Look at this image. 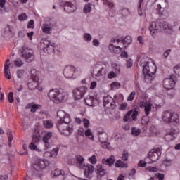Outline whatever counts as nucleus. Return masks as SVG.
I'll list each match as a JSON object with an SVG mask.
<instances>
[{"label": "nucleus", "instance_id": "nucleus-27", "mask_svg": "<svg viewBox=\"0 0 180 180\" xmlns=\"http://www.w3.org/2000/svg\"><path fill=\"white\" fill-rule=\"evenodd\" d=\"M6 134L8 136V146L9 147H12V140H13V135L12 134V131L8 129L6 131Z\"/></svg>", "mask_w": 180, "mask_h": 180}, {"label": "nucleus", "instance_id": "nucleus-14", "mask_svg": "<svg viewBox=\"0 0 180 180\" xmlns=\"http://www.w3.org/2000/svg\"><path fill=\"white\" fill-rule=\"evenodd\" d=\"M74 72H75V68L74 66H68L63 70L65 78H72Z\"/></svg>", "mask_w": 180, "mask_h": 180}, {"label": "nucleus", "instance_id": "nucleus-35", "mask_svg": "<svg viewBox=\"0 0 180 180\" xmlns=\"http://www.w3.org/2000/svg\"><path fill=\"white\" fill-rule=\"evenodd\" d=\"M53 136V133L51 132H46L45 135L43 137V141L44 142H47L51 137Z\"/></svg>", "mask_w": 180, "mask_h": 180}, {"label": "nucleus", "instance_id": "nucleus-50", "mask_svg": "<svg viewBox=\"0 0 180 180\" xmlns=\"http://www.w3.org/2000/svg\"><path fill=\"white\" fill-rule=\"evenodd\" d=\"M24 74H25V70H17V77H18V78H22Z\"/></svg>", "mask_w": 180, "mask_h": 180}, {"label": "nucleus", "instance_id": "nucleus-52", "mask_svg": "<svg viewBox=\"0 0 180 180\" xmlns=\"http://www.w3.org/2000/svg\"><path fill=\"white\" fill-rule=\"evenodd\" d=\"M27 19V15L26 13H22L18 16V20L23 21Z\"/></svg>", "mask_w": 180, "mask_h": 180}, {"label": "nucleus", "instance_id": "nucleus-54", "mask_svg": "<svg viewBox=\"0 0 180 180\" xmlns=\"http://www.w3.org/2000/svg\"><path fill=\"white\" fill-rule=\"evenodd\" d=\"M39 106L40 105H36V104L32 105V106L31 107L30 112H32V113H34V112H36V110L39 109Z\"/></svg>", "mask_w": 180, "mask_h": 180}, {"label": "nucleus", "instance_id": "nucleus-25", "mask_svg": "<svg viewBox=\"0 0 180 180\" xmlns=\"http://www.w3.org/2000/svg\"><path fill=\"white\" fill-rule=\"evenodd\" d=\"M144 74V79L145 82H146L148 84L151 82L153 79H154V74H150V73H143Z\"/></svg>", "mask_w": 180, "mask_h": 180}, {"label": "nucleus", "instance_id": "nucleus-16", "mask_svg": "<svg viewBox=\"0 0 180 180\" xmlns=\"http://www.w3.org/2000/svg\"><path fill=\"white\" fill-rule=\"evenodd\" d=\"M77 9V7L75 5L72 4L70 1L65 2L64 4V11L65 12H67L68 13H71L72 12L75 11Z\"/></svg>", "mask_w": 180, "mask_h": 180}, {"label": "nucleus", "instance_id": "nucleus-41", "mask_svg": "<svg viewBox=\"0 0 180 180\" xmlns=\"http://www.w3.org/2000/svg\"><path fill=\"white\" fill-rule=\"evenodd\" d=\"M98 139H99V141L101 143H102V142H103V141L107 140L108 135H106V134H105V133L104 134H101L98 135Z\"/></svg>", "mask_w": 180, "mask_h": 180}, {"label": "nucleus", "instance_id": "nucleus-34", "mask_svg": "<svg viewBox=\"0 0 180 180\" xmlns=\"http://www.w3.org/2000/svg\"><path fill=\"white\" fill-rule=\"evenodd\" d=\"M75 160L77 164H79L82 165V164H84V157H82L81 155H77L75 156Z\"/></svg>", "mask_w": 180, "mask_h": 180}, {"label": "nucleus", "instance_id": "nucleus-47", "mask_svg": "<svg viewBox=\"0 0 180 180\" xmlns=\"http://www.w3.org/2000/svg\"><path fill=\"white\" fill-rule=\"evenodd\" d=\"M148 115L143 117V118L141 120V124H147L149 122L150 120L148 119Z\"/></svg>", "mask_w": 180, "mask_h": 180}, {"label": "nucleus", "instance_id": "nucleus-39", "mask_svg": "<svg viewBox=\"0 0 180 180\" xmlns=\"http://www.w3.org/2000/svg\"><path fill=\"white\" fill-rule=\"evenodd\" d=\"M89 161L91 162V164H93V165H95L96 162H98V160L96 159V156L95 155H93L92 156L89 158Z\"/></svg>", "mask_w": 180, "mask_h": 180}, {"label": "nucleus", "instance_id": "nucleus-42", "mask_svg": "<svg viewBox=\"0 0 180 180\" xmlns=\"http://www.w3.org/2000/svg\"><path fill=\"white\" fill-rule=\"evenodd\" d=\"M122 160H123V161H127L129 160V152L127 150L122 152Z\"/></svg>", "mask_w": 180, "mask_h": 180}, {"label": "nucleus", "instance_id": "nucleus-17", "mask_svg": "<svg viewBox=\"0 0 180 180\" xmlns=\"http://www.w3.org/2000/svg\"><path fill=\"white\" fill-rule=\"evenodd\" d=\"M109 50L111 51V53H115V54H117L120 53V51H122V50H124V48L120 46H116V43L110 44L109 45Z\"/></svg>", "mask_w": 180, "mask_h": 180}, {"label": "nucleus", "instance_id": "nucleus-51", "mask_svg": "<svg viewBox=\"0 0 180 180\" xmlns=\"http://www.w3.org/2000/svg\"><path fill=\"white\" fill-rule=\"evenodd\" d=\"M84 37L86 41H91L92 40V36H91L89 33H85Z\"/></svg>", "mask_w": 180, "mask_h": 180}, {"label": "nucleus", "instance_id": "nucleus-63", "mask_svg": "<svg viewBox=\"0 0 180 180\" xmlns=\"http://www.w3.org/2000/svg\"><path fill=\"white\" fill-rule=\"evenodd\" d=\"M127 108V103H123L120 105V110H126Z\"/></svg>", "mask_w": 180, "mask_h": 180}, {"label": "nucleus", "instance_id": "nucleus-45", "mask_svg": "<svg viewBox=\"0 0 180 180\" xmlns=\"http://www.w3.org/2000/svg\"><path fill=\"white\" fill-rule=\"evenodd\" d=\"M14 64L16 67H22L24 63L20 58H18L14 61Z\"/></svg>", "mask_w": 180, "mask_h": 180}, {"label": "nucleus", "instance_id": "nucleus-22", "mask_svg": "<svg viewBox=\"0 0 180 180\" xmlns=\"http://www.w3.org/2000/svg\"><path fill=\"white\" fill-rule=\"evenodd\" d=\"M30 78L31 79H32V81H34V82H39V71L36 70H32L30 72Z\"/></svg>", "mask_w": 180, "mask_h": 180}, {"label": "nucleus", "instance_id": "nucleus-32", "mask_svg": "<svg viewBox=\"0 0 180 180\" xmlns=\"http://www.w3.org/2000/svg\"><path fill=\"white\" fill-rule=\"evenodd\" d=\"M144 0H139V4H138V6H137V12H138V15L139 16H143V10L141 9V4H143Z\"/></svg>", "mask_w": 180, "mask_h": 180}, {"label": "nucleus", "instance_id": "nucleus-8", "mask_svg": "<svg viewBox=\"0 0 180 180\" xmlns=\"http://www.w3.org/2000/svg\"><path fill=\"white\" fill-rule=\"evenodd\" d=\"M103 102V106L107 109H115L116 108V102L111 97H104Z\"/></svg>", "mask_w": 180, "mask_h": 180}, {"label": "nucleus", "instance_id": "nucleus-6", "mask_svg": "<svg viewBox=\"0 0 180 180\" xmlns=\"http://www.w3.org/2000/svg\"><path fill=\"white\" fill-rule=\"evenodd\" d=\"M161 150H162V148L157 147L151 149L148 152V156L150 160H151L152 162H155L156 161H158V160H160V157L161 156Z\"/></svg>", "mask_w": 180, "mask_h": 180}, {"label": "nucleus", "instance_id": "nucleus-60", "mask_svg": "<svg viewBox=\"0 0 180 180\" xmlns=\"http://www.w3.org/2000/svg\"><path fill=\"white\" fill-rule=\"evenodd\" d=\"M139 167H142V168H146V167H147V162H146V161L144 160H141L139 162Z\"/></svg>", "mask_w": 180, "mask_h": 180}, {"label": "nucleus", "instance_id": "nucleus-4", "mask_svg": "<svg viewBox=\"0 0 180 180\" xmlns=\"http://www.w3.org/2000/svg\"><path fill=\"white\" fill-rule=\"evenodd\" d=\"M48 98L53 103H61L64 101V94L58 89H51L48 93Z\"/></svg>", "mask_w": 180, "mask_h": 180}, {"label": "nucleus", "instance_id": "nucleus-37", "mask_svg": "<svg viewBox=\"0 0 180 180\" xmlns=\"http://www.w3.org/2000/svg\"><path fill=\"white\" fill-rule=\"evenodd\" d=\"M85 136L86 137H89L90 140H94V135L92 134V131H91V129H87L85 131Z\"/></svg>", "mask_w": 180, "mask_h": 180}, {"label": "nucleus", "instance_id": "nucleus-15", "mask_svg": "<svg viewBox=\"0 0 180 180\" xmlns=\"http://www.w3.org/2000/svg\"><path fill=\"white\" fill-rule=\"evenodd\" d=\"M113 43H120L124 46V47H127L129 44H131V37L127 36L124 39L120 40L119 39H115L113 40Z\"/></svg>", "mask_w": 180, "mask_h": 180}, {"label": "nucleus", "instance_id": "nucleus-46", "mask_svg": "<svg viewBox=\"0 0 180 180\" xmlns=\"http://www.w3.org/2000/svg\"><path fill=\"white\" fill-rule=\"evenodd\" d=\"M150 131H151V133L155 134V136H157L158 134H159V132L157 130V128L154 125L150 126Z\"/></svg>", "mask_w": 180, "mask_h": 180}, {"label": "nucleus", "instance_id": "nucleus-7", "mask_svg": "<svg viewBox=\"0 0 180 180\" xmlns=\"http://www.w3.org/2000/svg\"><path fill=\"white\" fill-rule=\"evenodd\" d=\"M86 91H88V88L85 86L75 89L73 91V96L75 99L76 101L82 99V98H84V95L86 93Z\"/></svg>", "mask_w": 180, "mask_h": 180}, {"label": "nucleus", "instance_id": "nucleus-58", "mask_svg": "<svg viewBox=\"0 0 180 180\" xmlns=\"http://www.w3.org/2000/svg\"><path fill=\"white\" fill-rule=\"evenodd\" d=\"M83 124L86 129H88L89 127V121L88 119H84L83 120Z\"/></svg>", "mask_w": 180, "mask_h": 180}, {"label": "nucleus", "instance_id": "nucleus-30", "mask_svg": "<svg viewBox=\"0 0 180 180\" xmlns=\"http://www.w3.org/2000/svg\"><path fill=\"white\" fill-rule=\"evenodd\" d=\"M160 25H161V30H165V32H167V30H169V29H171L169 24H168V22L165 21L160 22Z\"/></svg>", "mask_w": 180, "mask_h": 180}, {"label": "nucleus", "instance_id": "nucleus-53", "mask_svg": "<svg viewBox=\"0 0 180 180\" xmlns=\"http://www.w3.org/2000/svg\"><path fill=\"white\" fill-rule=\"evenodd\" d=\"M27 28L28 29H34V20H31L28 22Z\"/></svg>", "mask_w": 180, "mask_h": 180}, {"label": "nucleus", "instance_id": "nucleus-5", "mask_svg": "<svg viewBox=\"0 0 180 180\" xmlns=\"http://www.w3.org/2000/svg\"><path fill=\"white\" fill-rule=\"evenodd\" d=\"M21 56L25 58L27 63H32L34 60V53L33 50L27 48V46H23L20 49Z\"/></svg>", "mask_w": 180, "mask_h": 180}, {"label": "nucleus", "instance_id": "nucleus-10", "mask_svg": "<svg viewBox=\"0 0 180 180\" xmlns=\"http://www.w3.org/2000/svg\"><path fill=\"white\" fill-rule=\"evenodd\" d=\"M43 44L44 46V49H46V51L50 54V53H54L57 45L54 44V42H51L47 39L43 40Z\"/></svg>", "mask_w": 180, "mask_h": 180}, {"label": "nucleus", "instance_id": "nucleus-56", "mask_svg": "<svg viewBox=\"0 0 180 180\" xmlns=\"http://www.w3.org/2000/svg\"><path fill=\"white\" fill-rule=\"evenodd\" d=\"M129 13H130V11H129V9L123 8L122 10V16L126 17V16H127V15H129Z\"/></svg>", "mask_w": 180, "mask_h": 180}, {"label": "nucleus", "instance_id": "nucleus-57", "mask_svg": "<svg viewBox=\"0 0 180 180\" xmlns=\"http://www.w3.org/2000/svg\"><path fill=\"white\" fill-rule=\"evenodd\" d=\"M136 96V91H132L127 98V101H133Z\"/></svg>", "mask_w": 180, "mask_h": 180}, {"label": "nucleus", "instance_id": "nucleus-38", "mask_svg": "<svg viewBox=\"0 0 180 180\" xmlns=\"http://www.w3.org/2000/svg\"><path fill=\"white\" fill-rule=\"evenodd\" d=\"M131 130H132L131 131L132 136H140V133H141V131L139 129H137L133 127Z\"/></svg>", "mask_w": 180, "mask_h": 180}, {"label": "nucleus", "instance_id": "nucleus-29", "mask_svg": "<svg viewBox=\"0 0 180 180\" xmlns=\"http://www.w3.org/2000/svg\"><path fill=\"white\" fill-rule=\"evenodd\" d=\"M106 75V69L104 67H101L96 74V77H104Z\"/></svg>", "mask_w": 180, "mask_h": 180}, {"label": "nucleus", "instance_id": "nucleus-3", "mask_svg": "<svg viewBox=\"0 0 180 180\" xmlns=\"http://www.w3.org/2000/svg\"><path fill=\"white\" fill-rule=\"evenodd\" d=\"M140 63H141V65L143 67V74H155V72H157V66H155V64L153 63L151 59L146 58L142 59Z\"/></svg>", "mask_w": 180, "mask_h": 180}, {"label": "nucleus", "instance_id": "nucleus-1", "mask_svg": "<svg viewBox=\"0 0 180 180\" xmlns=\"http://www.w3.org/2000/svg\"><path fill=\"white\" fill-rule=\"evenodd\" d=\"M57 116L60 119L57 123V128L60 133L63 134V136H70L74 131L72 125H68L71 123V117L70 116V114H68L62 110H59L57 112Z\"/></svg>", "mask_w": 180, "mask_h": 180}, {"label": "nucleus", "instance_id": "nucleus-23", "mask_svg": "<svg viewBox=\"0 0 180 180\" xmlns=\"http://www.w3.org/2000/svg\"><path fill=\"white\" fill-rule=\"evenodd\" d=\"M102 162L105 165H109V167H112V165H113L115 164V157L111 156L109 158L103 159Z\"/></svg>", "mask_w": 180, "mask_h": 180}, {"label": "nucleus", "instance_id": "nucleus-36", "mask_svg": "<svg viewBox=\"0 0 180 180\" xmlns=\"http://www.w3.org/2000/svg\"><path fill=\"white\" fill-rule=\"evenodd\" d=\"M44 126L46 129H51V127H53V122H51V120H44Z\"/></svg>", "mask_w": 180, "mask_h": 180}, {"label": "nucleus", "instance_id": "nucleus-49", "mask_svg": "<svg viewBox=\"0 0 180 180\" xmlns=\"http://www.w3.org/2000/svg\"><path fill=\"white\" fill-rule=\"evenodd\" d=\"M101 147L103 148H109V147H110V143L106 141H103V142H101Z\"/></svg>", "mask_w": 180, "mask_h": 180}, {"label": "nucleus", "instance_id": "nucleus-24", "mask_svg": "<svg viewBox=\"0 0 180 180\" xmlns=\"http://www.w3.org/2000/svg\"><path fill=\"white\" fill-rule=\"evenodd\" d=\"M42 30L44 33H46V34H50L53 29L51 28V26H50V25L43 24Z\"/></svg>", "mask_w": 180, "mask_h": 180}, {"label": "nucleus", "instance_id": "nucleus-33", "mask_svg": "<svg viewBox=\"0 0 180 180\" xmlns=\"http://www.w3.org/2000/svg\"><path fill=\"white\" fill-rule=\"evenodd\" d=\"M41 141V137L39 135H33L32 136V143L35 144H39Z\"/></svg>", "mask_w": 180, "mask_h": 180}, {"label": "nucleus", "instance_id": "nucleus-61", "mask_svg": "<svg viewBox=\"0 0 180 180\" xmlns=\"http://www.w3.org/2000/svg\"><path fill=\"white\" fill-rule=\"evenodd\" d=\"M174 72L176 75H180V67L179 66H175L174 68Z\"/></svg>", "mask_w": 180, "mask_h": 180}, {"label": "nucleus", "instance_id": "nucleus-40", "mask_svg": "<svg viewBox=\"0 0 180 180\" xmlns=\"http://www.w3.org/2000/svg\"><path fill=\"white\" fill-rule=\"evenodd\" d=\"M103 5H105V6H108V8H113L115 6V4L109 1L108 0H103Z\"/></svg>", "mask_w": 180, "mask_h": 180}, {"label": "nucleus", "instance_id": "nucleus-2", "mask_svg": "<svg viewBox=\"0 0 180 180\" xmlns=\"http://www.w3.org/2000/svg\"><path fill=\"white\" fill-rule=\"evenodd\" d=\"M162 119L167 124H172L173 126H178L179 124V115L176 112L166 110L163 112Z\"/></svg>", "mask_w": 180, "mask_h": 180}, {"label": "nucleus", "instance_id": "nucleus-9", "mask_svg": "<svg viewBox=\"0 0 180 180\" xmlns=\"http://www.w3.org/2000/svg\"><path fill=\"white\" fill-rule=\"evenodd\" d=\"M140 108H145L144 110L146 116H148V115H150V112H151V104L147 101L146 98L141 99Z\"/></svg>", "mask_w": 180, "mask_h": 180}, {"label": "nucleus", "instance_id": "nucleus-11", "mask_svg": "<svg viewBox=\"0 0 180 180\" xmlns=\"http://www.w3.org/2000/svg\"><path fill=\"white\" fill-rule=\"evenodd\" d=\"M46 167V161L41 159H37L33 165L35 171H43Z\"/></svg>", "mask_w": 180, "mask_h": 180}, {"label": "nucleus", "instance_id": "nucleus-48", "mask_svg": "<svg viewBox=\"0 0 180 180\" xmlns=\"http://www.w3.org/2000/svg\"><path fill=\"white\" fill-rule=\"evenodd\" d=\"M29 148H30V150H37V143L31 142L29 145Z\"/></svg>", "mask_w": 180, "mask_h": 180}, {"label": "nucleus", "instance_id": "nucleus-20", "mask_svg": "<svg viewBox=\"0 0 180 180\" xmlns=\"http://www.w3.org/2000/svg\"><path fill=\"white\" fill-rule=\"evenodd\" d=\"M96 172L97 174L98 179H101L102 176H105V169L102 167V165H97L96 167Z\"/></svg>", "mask_w": 180, "mask_h": 180}, {"label": "nucleus", "instance_id": "nucleus-28", "mask_svg": "<svg viewBox=\"0 0 180 180\" xmlns=\"http://www.w3.org/2000/svg\"><path fill=\"white\" fill-rule=\"evenodd\" d=\"M115 167L117 168H127V163L123 162V161L118 160L115 162Z\"/></svg>", "mask_w": 180, "mask_h": 180}, {"label": "nucleus", "instance_id": "nucleus-55", "mask_svg": "<svg viewBox=\"0 0 180 180\" xmlns=\"http://www.w3.org/2000/svg\"><path fill=\"white\" fill-rule=\"evenodd\" d=\"M8 101L10 103H13V92H10L8 94Z\"/></svg>", "mask_w": 180, "mask_h": 180}, {"label": "nucleus", "instance_id": "nucleus-21", "mask_svg": "<svg viewBox=\"0 0 180 180\" xmlns=\"http://www.w3.org/2000/svg\"><path fill=\"white\" fill-rule=\"evenodd\" d=\"M84 102L87 106H95L96 98L94 96H89L85 98Z\"/></svg>", "mask_w": 180, "mask_h": 180}, {"label": "nucleus", "instance_id": "nucleus-19", "mask_svg": "<svg viewBox=\"0 0 180 180\" xmlns=\"http://www.w3.org/2000/svg\"><path fill=\"white\" fill-rule=\"evenodd\" d=\"M94 165H88L86 166L84 169V176L86 178H88L89 179H91V175L94 174Z\"/></svg>", "mask_w": 180, "mask_h": 180}, {"label": "nucleus", "instance_id": "nucleus-13", "mask_svg": "<svg viewBox=\"0 0 180 180\" xmlns=\"http://www.w3.org/2000/svg\"><path fill=\"white\" fill-rule=\"evenodd\" d=\"M163 86L165 89H172L175 86V82L172 79V75H171L170 78L164 79Z\"/></svg>", "mask_w": 180, "mask_h": 180}, {"label": "nucleus", "instance_id": "nucleus-18", "mask_svg": "<svg viewBox=\"0 0 180 180\" xmlns=\"http://www.w3.org/2000/svg\"><path fill=\"white\" fill-rule=\"evenodd\" d=\"M165 139L166 141H172V140H175V130L170 129L167 131L165 135Z\"/></svg>", "mask_w": 180, "mask_h": 180}, {"label": "nucleus", "instance_id": "nucleus-62", "mask_svg": "<svg viewBox=\"0 0 180 180\" xmlns=\"http://www.w3.org/2000/svg\"><path fill=\"white\" fill-rule=\"evenodd\" d=\"M52 157H57V154H58V148H53L52 152Z\"/></svg>", "mask_w": 180, "mask_h": 180}, {"label": "nucleus", "instance_id": "nucleus-26", "mask_svg": "<svg viewBox=\"0 0 180 180\" xmlns=\"http://www.w3.org/2000/svg\"><path fill=\"white\" fill-rule=\"evenodd\" d=\"M159 4L158 6L161 8V9H165V8H168V1L167 0H158Z\"/></svg>", "mask_w": 180, "mask_h": 180}, {"label": "nucleus", "instance_id": "nucleus-43", "mask_svg": "<svg viewBox=\"0 0 180 180\" xmlns=\"http://www.w3.org/2000/svg\"><path fill=\"white\" fill-rule=\"evenodd\" d=\"M111 88L114 91H115V89H119V88H120V83H119L117 82H115L112 83Z\"/></svg>", "mask_w": 180, "mask_h": 180}, {"label": "nucleus", "instance_id": "nucleus-44", "mask_svg": "<svg viewBox=\"0 0 180 180\" xmlns=\"http://www.w3.org/2000/svg\"><path fill=\"white\" fill-rule=\"evenodd\" d=\"M83 11L84 13H89L92 11V7H91V5L86 4L84 6Z\"/></svg>", "mask_w": 180, "mask_h": 180}, {"label": "nucleus", "instance_id": "nucleus-31", "mask_svg": "<svg viewBox=\"0 0 180 180\" xmlns=\"http://www.w3.org/2000/svg\"><path fill=\"white\" fill-rule=\"evenodd\" d=\"M52 176L56 178L57 176H60V175H63V171H61L60 169H56L51 172Z\"/></svg>", "mask_w": 180, "mask_h": 180}, {"label": "nucleus", "instance_id": "nucleus-59", "mask_svg": "<svg viewBox=\"0 0 180 180\" xmlns=\"http://www.w3.org/2000/svg\"><path fill=\"white\" fill-rule=\"evenodd\" d=\"M4 73L5 74V77L7 79H11V78H12L11 76V70L4 71Z\"/></svg>", "mask_w": 180, "mask_h": 180}, {"label": "nucleus", "instance_id": "nucleus-12", "mask_svg": "<svg viewBox=\"0 0 180 180\" xmlns=\"http://www.w3.org/2000/svg\"><path fill=\"white\" fill-rule=\"evenodd\" d=\"M149 29L152 36H154L156 33H160L161 30V22H152Z\"/></svg>", "mask_w": 180, "mask_h": 180}, {"label": "nucleus", "instance_id": "nucleus-64", "mask_svg": "<svg viewBox=\"0 0 180 180\" xmlns=\"http://www.w3.org/2000/svg\"><path fill=\"white\" fill-rule=\"evenodd\" d=\"M138 115H139V112L137 110H134L131 115L132 120H136Z\"/></svg>", "mask_w": 180, "mask_h": 180}]
</instances>
